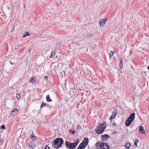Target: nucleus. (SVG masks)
<instances>
[{
  "label": "nucleus",
  "mask_w": 149,
  "mask_h": 149,
  "mask_svg": "<svg viewBox=\"0 0 149 149\" xmlns=\"http://www.w3.org/2000/svg\"><path fill=\"white\" fill-rule=\"evenodd\" d=\"M16 97L17 99L18 100H19L20 99V95L18 93H17L16 94Z\"/></svg>",
  "instance_id": "24"
},
{
  "label": "nucleus",
  "mask_w": 149,
  "mask_h": 149,
  "mask_svg": "<svg viewBox=\"0 0 149 149\" xmlns=\"http://www.w3.org/2000/svg\"><path fill=\"white\" fill-rule=\"evenodd\" d=\"M135 114L134 113H131V114L127 118L128 120H130L133 121L135 118Z\"/></svg>",
  "instance_id": "6"
},
{
  "label": "nucleus",
  "mask_w": 149,
  "mask_h": 149,
  "mask_svg": "<svg viewBox=\"0 0 149 149\" xmlns=\"http://www.w3.org/2000/svg\"><path fill=\"white\" fill-rule=\"evenodd\" d=\"M120 68H123V61L122 58H120Z\"/></svg>",
  "instance_id": "16"
},
{
  "label": "nucleus",
  "mask_w": 149,
  "mask_h": 149,
  "mask_svg": "<svg viewBox=\"0 0 149 149\" xmlns=\"http://www.w3.org/2000/svg\"><path fill=\"white\" fill-rule=\"evenodd\" d=\"M130 146V144L129 143H128L125 144V146L127 148L129 149Z\"/></svg>",
  "instance_id": "18"
},
{
  "label": "nucleus",
  "mask_w": 149,
  "mask_h": 149,
  "mask_svg": "<svg viewBox=\"0 0 149 149\" xmlns=\"http://www.w3.org/2000/svg\"><path fill=\"white\" fill-rule=\"evenodd\" d=\"M34 78L35 79V77L34 78L32 77V78L30 79L29 81L30 82H32L33 81H34Z\"/></svg>",
  "instance_id": "25"
},
{
  "label": "nucleus",
  "mask_w": 149,
  "mask_h": 149,
  "mask_svg": "<svg viewBox=\"0 0 149 149\" xmlns=\"http://www.w3.org/2000/svg\"><path fill=\"white\" fill-rule=\"evenodd\" d=\"M78 127H80V126H79V125H78Z\"/></svg>",
  "instance_id": "41"
},
{
  "label": "nucleus",
  "mask_w": 149,
  "mask_h": 149,
  "mask_svg": "<svg viewBox=\"0 0 149 149\" xmlns=\"http://www.w3.org/2000/svg\"><path fill=\"white\" fill-rule=\"evenodd\" d=\"M46 105H47V104H46L45 103H44L43 102H42L41 105V106H40V109H41L42 107L45 106Z\"/></svg>",
  "instance_id": "23"
},
{
  "label": "nucleus",
  "mask_w": 149,
  "mask_h": 149,
  "mask_svg": "<svg viewBox=\"0 0 149 149\" xmlns=\"http://www.w3.org/2000/svg\"><path fill=\"white\" fill-rule=\"evenodd\" d=\"M64 141L63 139L61 138H57L54 140L52 142V144L56 145L57 147L56 148H58L62 146V144H63Z\"/></svg>",
  "instance_id": "2"
},
{
  "label": "nucleus",
  "mask_w": 149,
  "mask_h": 149,
  "mask_svg": "<svg viewBox=\"0 0 149 149\" xmlns=\"http://www.w3.org/2000/svg\"><path fill=\"white\" fill-rule=\"evenodd\" d=\"M7 8H8V10H10V7L8 6H7Z\"/></svg>",
  "instance_id": "37"
},
{
  "label": "nucleus",
  "mask_w": 149,
  "mask_h": 149,
  "mask_svg": "<svg viewBox=\"0 0 149 149\" xmlns=\"http://www.w3.org/2000/svg\"><path fill=\"white\" fill-rule=\"evenodd\" d=\"M139 142V140L137 139H136L135 140V141H134V145L136 147H137V143Z\"/></svg>",
  "instance_id": "21"
},
{
  "label": "nucleus",
  "mask_w": 149,
  "mask_h": 149,
  "mask_svg": "<svg viewBox=\"0 0 149 149\" xmlns=\"http://www.w3.org/2000/svg\"><path fill=\"white\" fill-rule=\"evenodd\" d=\"M1 129H5V127L3 125H2L1 126Z\"/></svg>",
  "instance_id": "28"
},
{
  "label": "nucleus",
  "mask_w": 149,
  "mask_h": 149,
  "mask_svg": "<svg viewBox=\"0 0 149 149\" xmlns=\"http://www.w3.org/2000/svg\"><path fill=\"white\" fill-rule=\"evenodd\" d=\"M61 44V42H57L56 45V46L57 47H59Z\"/></svg>",
  "instance_id": "26"
},
{
  "label": "nucleus",
  "mask_w": 149,
  "mask_h": 149,
  "mask_svg": "<svg viewBox=\"0 0 149 149\" xmlns=\"http://www.w3.org/2000/svg\"><path fill=\"white\" fill-rule=\"evenodd\" d=\"M114 51H110V54H109V57L110 58H111L113 55L114 54Z\"/></svg>",
  "instance_id": "17"
},
{
  "label": "nucleus",
  "mask_w": 149,
  "mask_h": 149,
  "mask_svg": "<svg viewBox=\"0 0 149 149\" xmlns=\"http://www.w3.org/2000/svg\"><path fill=\"white\" fill-rule=\"evenodd\" d=\"M30 136H31V137L32 138H33V137L34 136V135L33 134V133H32V134Z\"/></svg>",
  "instance_id": "29"
},
{
  "label": "nucleus",
  "mask_w": 149,
  "mask_h": 149,
  "mask_svg": "<svg viewBox=\"0 0 149 149\" xmlns=\"http://www.w3.org/2000/svg\"><path fill=\"white\" fill-rule=\"evenodd\" d=\"M110 137V136L107 134H105L102 136V140L105 141L107 139H108Z\"/></svg>",
  "instance_id": "7"
},
{
  "label": "nucleus",
  "mask_w": 149,
  "mask_h": 149,
  "mask_svg": "<svg viewBox=\"0 0 149 149\" xmlns=\"http://www.w3.org/2000/svg\"><path fill=\"white\" fill-rule=\"evenodd\" d=\"M29 148H33V146L31 145H30V144H29Z\"/></svg>",
  "instance_id": "32"
},
{
  "label": "nucleus",
  "mask_w": 149,
  "mask_h": 149,
  "mask_svg": "<svg viewBox=\"0 0 149 149\" xmlns=\"http://www.w3.org/2000/svg\"><path fill=\"white\" fill-rule=\"evenodd\" d=\"M0 143H2V140H1L0 139Z\"/></svg>",
  "instance_id": "36"
},
{
  "label": "nucleus",
  "mask_w": 149,
  "mask_h": 149,
  "mask_svg": "<svg viewBox=\"0 0 149 149\" xmlns=\"http://www.w3.org/2000/svg\"><path fill=\"white\" fill-rule=\"evenodd\" d=\"M29 33L28 32H26L25 34L22 36V38H24L26 36H29Z\"/></svg>",
  "instance_id": "19"
},
{
  "label": "nucleus",
  "mask_w": 149,
  "mask_h": 149,
  "mask_svg": "<svg viewBox=\"0 0 149 149\" xmlns=\"http://www.w3.org/2000/svg\"><path fill=\"white\" fill-rule=\"evenodd\" d=\"M33 139H32L34 141H35L36 140V137L35 136H34L33 137Z\"/></svg>",
  "instance_id": "31"
},
{
  "label": "nucleus",
  "mask_w": 149,
  "mask_h": 149,
  "mask_svg": "<svg viewBox=\"0 0 149 149\" xmlns=\"http://www.w3.org/2000/svg\"><path fill=\"white\" fill-rule=\"evenodd\" d=\"M107 22V20H104V19H101L99 21V24L100 26H104L106 22Z\"/></svg>",
  "instance_id": "8"
},
{
  "label": "nucleus",
  "mask_w": 149,
  "mask_h": 149,
  "mask_svg": "<svg viewBox=\"0 0 149 149\" xmlns=\"http://www.w3.org/2000/svg\"><path fill=\"white\" fill-rule=\"evenodd\" d=\"M45 79H47V78H48V77H47V76H45Z\"/></svg>",
  "instance_id": "38"
},
{
  "label": "nucleus",
  "mask_w": 149,
  "mask_h": 149,
  "mask_svg": "<svg viewBox=\"0 0 149 149\" xmlns=\"http://www.w3.org/2000/svg\"><path fill=\"white\" fill-rule=\"evenodd\" d=\"M132 122V121L127 119L125 122V125L126 126L128 127L129 126L131 125Z\"/></svg>",
  "instance_id": "12"
},
{
  "label": "nucleus",
  "mask_w": 149,
  "mask_h": 149,
  "mask_svg": "<svg viewBox=\"0 0 149 149\" xmlns=\"http://www.w3.org/2000/svg\"><path fill=\"white\" fill-rule=\"evenodd\" d=\"M72 134H74V133H75V132L74 131H73L71 133Z\"/></svg>",
  "instance_id": "35"
},
{
  "label": "nucleus",
  "mask_w": 149,
  "mask_h": 149,
  "mask_svg": "<svg viewBox=\"0 0 149 149\" xmlns=\"http://www.w3.org/2000/svg\"><path fill=\"white\" fill-rule=\"evenodd\" d=\"M77 149H82V147H81V146H79L78 147Z\"/></svg>",
  "instance_id": "30"
},
{
  "label": "nucleus",
  "mask_w": 149,
  "mask_h": 149,
  "mask_svg": "<svg viewBox=\"0 0 149 149\" xmlns=\"http://www.w3.org/2000/svg\"><path fill=\"white\" fill-rule=\"evenodd\" d=\"M116 131H114L113 133H112L113 134H115L116 133Z\"/></svg>",
  "instance_id": "33"
},
{
  "label": "nucleus",
  "mask_w": 149,
  "mask_h": 149,
  "mask_svg": "<svg viewBox=\"0 0 149 149\" xmlns=\"http://www.w3.org/2000/svg\"><path fill=\"white\" fill-rule=\"evenodd\" d=\"M85 140L83 141L80 144L79 146H81V147L84 146L86 144V143H85Z\"/></svg>",
  "instance_id": "20"
},
{
  "label": "nucleus",
  "mask_w": 149,
  "mask_h": 149,
  "mask_svg": "<svg viewBox=\"0 0 149 149\" xmlns=\"http://www.w3.org/2000/svg\"><path fill=\"white\" fill-rule=\"evenodd\" d=\"M18 112V111L17 109H15L11 111V114L12 116H15L16 115Z\"/></svg>",
  "instance_id": "10"
},
{
  "label": "nucleus",
  "mask_w": 149,
  "mask_h": 149,
  "mask_svg": "<svg viewBox=\"0 0 149 149\" xmlns=\"http://www.w3.org/2000/svg\"><path fill=\"white\" fill-rule=\"evenodd\" d=\"M148 70H149V65L148 66Z\"/></svg>",
  "instance_id": "40"
},
{
  "label": "nucleus",
  "mask_w": 149,
  "mask_h": 149,
  "mask_svg": "<svg viewBox=\"0 0 149 149\" xmlns=\"http://www.w3.org/2000/svg\"><path fill=\"white\" fill-rule=\"evenodd\" d=\"M109 146L107 143L103 142H102V149H109Z\"/></svg>",
  "instance_id": "4"
},
{
  "label": "nucleus",
  "mask_w": 149,
  "mask_h": 149,
  "mask_svg": "<svg viewBox=\"0 0 149 149\" xmlns=\"http://www.w3.org/2000/svg\"><path fill=\"white\" fill-rule=\"evenodd\" d=\"M116 113H115L114 111L112 113V116L110 117V119L111 121V119L114 118L116 116Z\"/></svg>",
  "instance_id": "13"
},
{
  "label": "nucleus",
  "mask_w": 149,
  "mask_h": 149,
  "mask_svg": "<svg viewBox=\"0 0 149 149\" xmlns=\"http://www.w3.org/2000/svg\"><path fill=\"white\" fill-rule=\"evenodd\" d=\"M46 99L47 102H51L52 101V100L50 99L49 95L46 96Z\"/></svg>",
  "instance_id": "15"
},
{
  "label": "nucleus",
  "mask_w": 149,
  "mask_h": 149,
  "mask_svg": "<svg viewBox=\"0 0 149 149\" xmlns=\"http://www.w3.org/2000/svg\"><path fill=\"white\" fill-rule=\"evenodd\" d=\"M84 140H85V143H86V144L85 146H82V148L83 149H84L85 148L86 146L88 144L89 141L88 138L86 137H85L84 138Z\"/></svg>",
  "instance_id": "9"
},
{
  "label": "nucleus",
  "mask_w": 149,
  "mask_h": 149,
  "mask_svg": "<svg viewBox=\"0 0 149 149\" xmlns=\"http://www.w3.org/2000/svg\"><path fill=\"white\" fill-rule=\"evenodd\" d=\"M79 142L78 139L75 140L74 143H71L70 142L66 141L65 144L66 147L70 149H73L75 148Z\"/></svg>",
  "instance_id": "1"
},
{
  "label": "nucleus",
  "mask_w": 149,
  "mask_h": 149,
  "mask_svg": "<svg viewBox=\"0 0 149 149\" xmlns=\"http://www.w3.org/2000/svg\"><path fill=\"white\" fill-rule=\"evenodd\" d=\"M139 132L140 133H142L143 134H145V131L144 130L143 127L142 126H140L139 127Z\"/></svg>",
  "instance_id": "11"
},
{
  "label": "nucleus",
  "mask_w": 149,
  "mask_h": 149,
  "mask_svg": "<svg viewBox=\"0 0 149 149\" xmlns=\"http://www.w3.org/2000/svg\"><path fill=\"white\" fill-rule=\"evenodd\" d=\"M55 51H53L52 53L51 54V55L50 56V58H52V56L53 55V56H54V55H55Z\"/></svg>",
  "instance_id": "22"
},
{
  "label": "nucleus",
  "mask_w": 149,
  "mask_h": 149,
  "mask_svg": "<svg viewBox=\"0 0 149 149\" xmlns=\"http://www.w3.org/2000/svg\"><path fill=\"white\" fill-rule=\"evenodd\" d=\"M9 62H10V63L11 64V65H13V62H12L11 61H10Z\"/></svg>",
  "instance_id": "34"
},
{
  "label": "nucleus",
  "mask_w": 149,
  "mask_h": 149,
  "mask_svg": "<svg viewBox=\"0 0 149 149\" xmlns=\"http://www.w3.org/2000/svg\"><path fill=\"white\" fill-rule=\"evenodd\" d=\"M113 125L114 126H116V123H114V125Z\"/></svg>",
  "instance_id": "39"
},
{
  "label": "nucleus",
  "mask_w": 149,
  "mask_h": 149,
  "mask_svg": "<svg viewBox=\"0 0 149 149\" xmlns=\"http://www.w3.org/2000/svg\"><path fill=\"white\" fill-rule=\"evenodd\" d=\"M93 37V34L91 33H88L86 37V38H91Z\"/></svg>",
  "instance_id": "14"
},
{
  "label": "nucleus",
  "mask_w": 149,
  "mask_h": 149,
  "mask_svg": "<svg viewBox=\"0 0 149 149\" xmlns=\"http://www.w3.org/2000/svg\"><path fill=\"white\" fill-rule=\"evenodd\" d=\"M104 124H100L99 127H97L98 130L96 131V133L99 134H102L104 131L106 127Z\"/></svg>",
  "instance_id": "3"
},
{
  "label": "nucleus",
  "mask_w": 149,
  "mask_h": 149,
  "mask_svg": "<svg viewBox=\"0 0 149 149\" xmlns=\"http://www.w3.org/2000/svg\"><path fill=\"white\" fill-rule=\"evenodd\" d=\"M44 149H50V147L48 146H46L44 148Z\"/></svg>",
  "instance_id": "27"
},
{
  "label": "nucleus",
  "mask_w": 149,
  "mask_h": 149,
  "mask_svg": "<svg viewBox=\"0 0 149 149\" xmlns=\"http://www.w3.org/2000/svg\"><path fill=\"white\" fill-rule=\"evenodd\" d=\"M102 142H98L96 143V147L97 149H102Z\"/></svg>",
  "instance_id": "5"
},
{
  "label": "nucleus",
  "mask_w": 149,
  "mask_h": 149,
  "mask_svg": "<svg viewBox=\"0 0 149 149\" xmlns=\"http://www.w3.org/2000/svg\"><path fill=\"white\" fill-rule=\"evenodd\" d=\"M80 41H82V40H81Z\"/></svg>",
  "instance_id": "42"
}]
</instances>
